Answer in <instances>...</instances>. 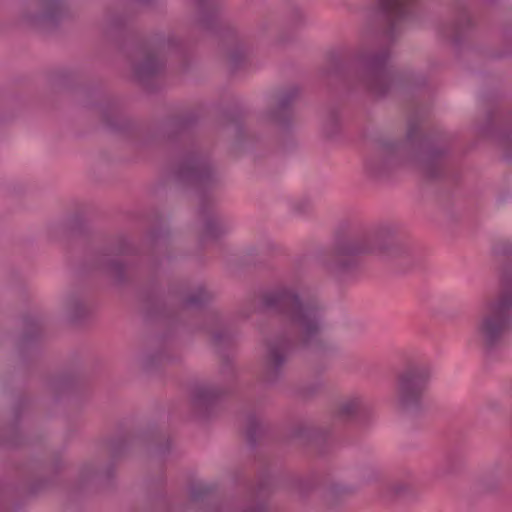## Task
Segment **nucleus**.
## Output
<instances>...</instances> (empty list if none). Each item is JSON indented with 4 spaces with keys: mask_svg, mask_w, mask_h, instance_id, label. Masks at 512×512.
Segmentation results:
<instances>
[{
    "mask_svg": "<svg viewBox=\"0 0 512 512\" xmlns=\"http://www.w3.org/2000/svg\"><path fill=\"white\" fill-rule=\"evenodd\" d=\"M267 305L275 307L289 320L299 339L308 344L317 338L320 331V310L314 301L294 290H283L268 296Z\"/></svg>",
    "mask_w": 512,
    "mask_h": 512,
    "instance_id": "f257e3e1",
    "label": "nucleus"
},
{
    "mask_svg": "<svg viewBox=\"0 0 512 512\" xmlns=\"http://www.w3.org/2000/svg\"><path fill=\"white\" fill-rule=\"evenodd\" d=\"M512 297L502 295L497 299L487 301L477 325L480 337L489 344L498 340L508 329Z\"/></svg>",
    "mask_w": 512,
    "mask_h": 512,
    "instance_id": "f03ea898",
    "label": "nucleus"
},
{
    "mask_svg": "<svg viewBox=\"0 0 512 512\" xmlns=\"http://www.w3.org/2000/svg\"><path fill=\"white\" fill-rule=\"evenodd\" d=\"M190 500L199 504L203 512H267L262 502L249 505L245 509L237 510L229 502H219L216 499V485L205 482H194L190 485Z\"/></svg>",
    "mask_w": 512,
    "mask_h": 512,
    "instance_id": "7ed1b4c3",
    "label": "nucleus"
},
{
    "mask_svg": "<svg viewBox=\"0 0 512 512\" xmlns=\"http://www.w3.org/2000/svg\"><path fill=\"white\" fill-rule=\"evenodd\" d=\"M426 375L416 370L408 371L399 377L394 399L398 405L407 407L417 403L425 388Z\"/></svg>",
    "mask_w": 512,
    "mask_h": 512,
    "instance_id": "20e7f679",
    "label": "nucleus"
},
{
    "mask_svg": "<svg viewBox=\"0 0 512 512\" xmlns=\"http://www.w3.org/2000/svg\"><path fill=\"white\" fill-rule=\"evenodd\" d=\"M413 491V483L411 481H394L385 483L380 487L379 496L384 501H393L409 496Z\"/></svg>",
    "mask_w": 512,
    "mask_h": 512,
    "instance_id": "39448f33",
    "label": "nucleus"
},
{
    "mask_svg": "<svg viewBox=\"0 0 512 512\" xmlns=\"http://www.w3.org/2000/svg\"><path fill=\"white\" fill-rule=\"evenodd\" d=\"M416 0H379L382 8L395 18L404 17Z\"/></svg>",
    "mask_w": 512,
    "mask_h": 512,
    "instance_id": "423d86ee",
    "label": "nucleus"
},
{
    "mask_svg": "<svg viewBox=\"0 0 512 512\" xmlns=\"http://www.w3.org/2000/svg\"><path fill=\"white\" fill-rule=\"evenodd\" d=\"M362 407V400L359 397H352L343 401L338 413L343 417H353L358 414Z\"/></svg>",
    "mask_w": 512,
    "mask_h": 512,
    "instance_id": "0eeeda50",
    "label": "nucleus"
},
{
    "mask_svg": "<svg viewBox=\"0 0 512 512\" xmlns=\"http://www.w3.org/2000/svg\"><path fill=\"white\" fill-rule=\"evenodd\" d=\"M273 486L274 479L269 473H266L265 475L258 477V485L255 492L256 496L259 498L260 496L271 492Z\"/></svg>",
    "mask_w": 512,
    "mask_h": 512,
    "instance_id": "6e6552de",
    "label": "nucleus"
},
{
    "mask_svg": "<svg viewBox=\"0 0 512 512\" xmlns=\"http://www.w3.org/2000/svg\"><path fill=\"white\" fill-rule=\"evenodd\" d=\"M498 487H499V481L494 478L483 479L478 484V490L481 493H492V492L496 491L498 489Z\"/></svg>",
    "mask_w": 512,
    "mask_h": 512,
    "instance_id": "1a4fd4ad",
    "label": "nucleus"
},
{
    "mask_svg": "<svg viewBox=\"0 0 512 512\" xmlns=\"http://www.w3.org/2000/svg\"><path fill=\"white\" fill-rule=\"evenodd\" d=\"M269 358H270V361L275 365L281 363L283 361V359L285 358L284 348L276 347V346L270 347Z\"/></svg>",
    "mask_w": 512,
    "mask_h": 512,
    "instance_id": "9d476101",
    "label": "nucleus"
},
{
    "mask_svg": "<svg viewBox=\"0 0 512 512\" xmlns=\"http://www.w3.org/2000/svg\"><path fill=\"white\" fill-rule=\"evenodd\" d=\"M83 474H85L87 476H89V475L100 476L101 472L99 471V469H92V470H89V471L84 470Z\"/></svg>",
    "mask_w": 512,
    "mask_h": 512,
    "instance_id": "9b49d317",
    "label": "nucleus"
},
{
    "mask_svg": "<svg viewBox=\"0 0 512 512\" xmlns=\"http://www.w3.org/2000/svg\"><path fill=\"white\" fill-rule=\"evenodd\" d=\"M105 473H106L107 478L111 477L113 475V467L112 466L107 467Z\"/></svg>",
    "mask_w": 512,
    "mask_h": 512,
    "instance_id": "f8f14e48",
    "label": "nucleus"
}]
</instances>
